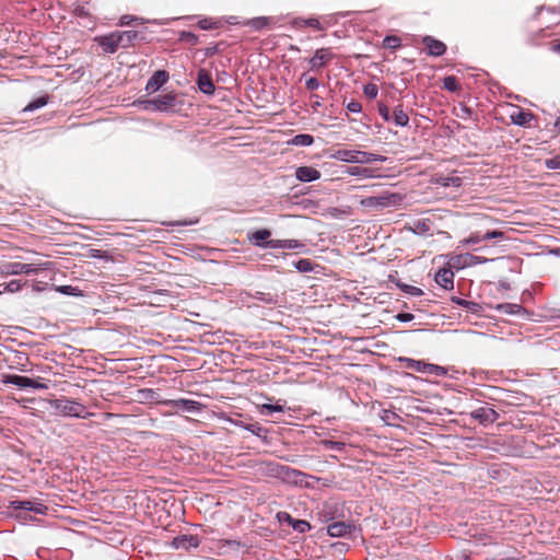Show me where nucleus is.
I'll return each instance as SVG.
<instances>
[{"label": "nucleus", "instance_id": "f3484780", "mask_svg": "<svg viewBox=\"0 0 560 560\" xmlns=\"http://www.w3.org/2000/svg\"><path fill=\"white\" fill-rule=\"evenodd\" d=\"M422 43L424 44L431 56H442L446 50V46L443 42L438 40L431 36H425Z\"/></svg>", "mask_w": 560, "mask_h": 560}, {"label": "nucleus", "instance_id": "f704fd0d", "mask_svg": "<svg viewBox=\"0 0 560 560\" xmlns=\"http://www.w3.org/2000/svg\"><path fill=\"white\" fill-rule=\"evenodd\" d=\"M452 301L457 305L468 308L471 312H477L479 310V305L471 301H467L460 298H452Z\"/></svg>", "mask_w": 560, "mask_h": 560}, {"label": "nucleus", "instance_id": "e433bc0d", "mask_svg": "<svg viewBox=\"0 0 560 560\" xmlns=\"http://www.w3.org/2000/svg\"><path fill=\"white\" fill-rule=\"evenodd\" d=\"M47 104V98L46 97H38L37 100L31 102L25 108H24V112H32V110H35V109H38V108H42L43 106H45Z\"/></svg>", "mask_w": 560, "mask_h": 560}, {"label": "nucleus", "instance_id": "ea45409f", "mask_svg": "<svg viewBox=\"0 0 560 560\" xmlns=\"http://www.w3.org/2000/svg\"><path fill=\"white\" fill-rule=\"evenodd\" d=\"M363 93L368 98H375L378 94V89L375 84L369 83L364 85Z\"/></svg>", "mask_w": 560, "mask_h": 560}, {"label": "nucleus", "instance_id": "9d476101", "mask_svg": "<svg viewBox=\"0 0 560 560\" xmlns=\"http://www.w3.org/2000/svg\"><path fill=\"white\" fill-rule=\"evenodd\" d=\"M175 104V95L172 93H166L156 96L153 100H150L145 103V108H153L158 110H166L167 108L174 106Z\"/></svg>", "mask_w": 560, "mask_h": 560}, {"label": "nucleus", "instance_id": "bb28decb", "mask_svg": "<svg viewBox=\"0 0 560 560\" xmlns=\"http://www.w3.org/2000/svg\"><path fill=\"white\" fill-rule=\"evenodd\" d=\"M283 478L294 483H302L305 475L296 469L283 468Z\"/></svg>", "mask_w": 560, "mask_h": 560}, {"label": "nucleus", "instance_id": "a878e982", "mask_svg": "<svg viewBox=\"0 0 560 560\" xmlns=\"http://www.w3.org/2000/svg\"><path fill=\"white\" fill-rule=\"evenodd\" d=\"M533 118V115L528 112L517 109L511 114V119L515 125L526 126Z\"/></svg>", "mask_w": 560, "mask_h": 560}, {"label": "nucleus", "instance_id": "4d7b16f0", "mask_svg": "<svg viewBox=\"0 0 560 560\" xmlns=\"http://www.w3.org/2000/svg\"><path fill=\"white\" fill-rule=\"evenodd\" d=\"M396 318L399 322L407 323V322H411L415 318V316L411 313H399L396 315Z\"/></svg>", "mask_w": 560, "mask_h": 560}, {"label": "nucleus", "instance_id": "c756f323", "mask_svg": "<svg viewBox=\"0 0 560 560\" xmlns=\"http://www.w3.org/2000/svg\"><path fill=\"white\" fill-rule=\"evenodd\" d=\"M314 138L307 133H300L292 138L291 143L294 145L308 147L313 144Z\"/></svg>", "mask_w": 560, "mask_h": 560}, {"label": "nucleus", "instance_id": "79ce46f5", "mask_svg": "<svg viewBox=\"0 0 560 560\" xmlns=\"http://www.w3.org/2000/svg\"><path fill=\"white\" fill-rule=\"evenodd\" d=\"M244 429L252 432L253 434L257 435V436H260L265 430L262 427L259 425V423L255 422V423H248L246 425H244Z\"/></svg>", "mask_w": 560, "mask_h": 560}, {"label": "nucleus", "instance_id": "423d86ee", "mask_svg": "<svg viewBox=\"0 0 560 560\" xmlns=\"http://www.w3.org/2000/svg\"><path fill=\"white\" fill-rule=\"evenodd\" d=\"M335 55L330 48H319L308 60L310 68L313 71H319L334 59Z\"/></svg>", "mask_w": 560, "mask_h": 560}, {"label": "nucleus", "instance_id": "69168bd1", "mask_svg": "<svg viewBox=\"0 0 560 560\" xmlns=\"http://www.w3.org/2000/svg\"><path fill=\"white\" fill-rule=\"evenodd\" d=\"M457 560H469L468 556L463 555L460 557H457Z\"/></svg>", "mask_w": 560, "mask_h": 560}, {"label": "nucleus", "instance_id": "5fc2aeb1", "mask_svg": "<svg viewBox=\"0 0 560 560\" xmlns=\"http://www.w3.org/2000/svg\"><path fill=\"white\" fill-rule=\"evenodd\" d=\"M347 109L351 113H360L362 107H361V104L357 101H351L350 103H348L347 105Z\"/></svg>", "mask_w": 560, "mask_h": 560}, {"label": "nucleus", "instance_id": "49530a36", "mask_svg": "<svg viewBox=\"0 0 560 560\" xmlns=\"http://www.w3.org/2000/svg\"><path fill=\"white\" fill-rule=\"evenodd\" d=\"M135 21H141V19L137 18V16H133V15H129V14H126V15H122L120 19H119V25L120 26H124V25H129L131 22H135Z\"/></svg>", "mask_w": 560, "mask_h": 560}, {"label": "nucleus", "instance_id": "603ef678", "mask_svg": "<svg viewBox=\"0 0 560 560\" xmlns=\"http://www.w3.org/2000/svg\"><path fill=\"white\" fill-rule=\"evenodd\" d=\"M198 25L201 30H212L215 27V23L209 19L200 20Z\"/></svg>", "mask_w": 560, "mask_h": 560}, {"label": "nucleus", "instance_id": "4be33fe9", "mask_svg": "<svg viewBox=\"0 0 560 560\" xmlns=\"http://www.w3.org/2000/svg\"><path fill=\"white\" fill-rule=\"evenodd\" d=\"M292 25L293 27L295 28H304V27H312V28H315V30H325V27L323 26V24L315 18H310V19H294L292 21Z\"/></svg>", "mask_w": 560, "mask_h": 560}, {"label": "nucleus", "instance_id": "2f4dec72", "mask_svg": "<svg viewBox=\"0 0 560 560\" xmlns=\"http://www.w3.org/2000/svg\"><path fill=\"white\" fill-rule=\"evenodd\" d=\"M447 371L444 366H440L432 363H427L425 374L435 375V376H444Z\"/></svg>", "mask_w": 560, "mask_h": 560}, {"label": "nucleus", "instance_id": "e2e57ef3", "mask_svg": "<svg viewBox=\"0 0 560 560\" xmlns=\"http://www.w3.org/2000/svg\"><path fill=\"white\" fill-rule=\"evenodd\" d=\"M553 50H555V51H560V40H558V42L553 45Z\"/></svg>", "mask_w": 560, "mask_h": 560}, {"label": "nucleus", "instance_id": "de8ad7c7", "mask_svg": "<svg viewBox=\"0 0 560 560\" xmlns=\"http://www.w3.org/2000/svg\"><path fill=\"white\" fill-rule=\"evenodd\" d=\"M349 174H351V175H361V176H364V177H370V170H368V168H360L358 166H354V167H351L349 170Z\"/></svg>", "mask_w": 560, "mask_h": 560}, {"label": "nucleus", "instance_id": "72a5a7b5", "mask_svg": "<svg viewBox=\"0 0 560 560\" xmlns=\"http://www.w3.org/2000/svg\"><path fill=\"white\" fill-rule=\"evenodd\" d=\"M287 517L290 522H292V527L299 533H305L311 529V525L308 522L302 520L292 521L291 516L288 514Z\"/></svg>", "mask_w": 560, "mask_h": 560}, {"label": "nucleus", "instance_id": "a18cd8bd", "mask_svg": "<svg viewBox=\"0 0 560 560\" xmlns=\"http://www.w3.org/2000/svg\"><path fill=\"white\" fill-rule=\"evenodd\" d=\"M56 291L67 295H78V289L71 285H60L56 288Z\"/></svg>", "mask_w": 560, "mask_h": 560}, {"label": "nucleus", "instance_id": "9b49d317", "mask_svg": "<svg viewBox=\"0 0 560 560\" xmlns=\"http://www.w3.org/2000/svg\"><path fill=\"white\" fill-rule=\"evenodd\" d=\"M10 506L16 511H30L37 514H45L47 511V508L44 504L28 500H14L10 503Z\"/></svg>", "mask_w": 560, "mask_h": 560}, {"label": "nucleus", "instance_id": "864d4df0", "mask_svg": "<svg viewBox=\"0 0 560 560\" xmlns=\"http://www.w3.org/2000/svg\"><path fill=\"white\" fill-rule=\"evenodd\" d=\"M378 113L384 118V120L389 121L392 119V116L389 115V108L386 105H380Z\"/></svg>", "mask_w": 560, "mask_h": 560}, {"label": "nucleus", "instance_id": "a19ab883", "mask_svg": "<svg viewBox=\"0 0 560 560\" xmlns=\"http://www.w3.org/2000/svg\"><path fill=\"white\" fill-rule=\"evenodd\" d=\"M281 411H283V408L280 405L265 404L261 406V412L265 415H270L272 412H281Z\"/></svg>", "mask_w": 560, "mask_h": 560}, {"label": "nucleus", "instance_id": "0e129e2a", "mask_svg": "<svg viewBox=\"0 0 560 560\" xmlns=\"http://www.w3.org/2000/svg\"><path fill=\"white\" fill-rule=\"evenodd\" d=\"M555 127H556L557 131L560 133V118L557 119Z\"/></svg>", "mask_w": 560, "mask_h": 560}, {"label": "nucleus", "instance_id": "aec40b11", "mask_svg": "<svg viewBox=\"0 0 560 560\" xmlns=\"http://www.w3.org/2000/svg\"><path fill=\"white\" fill-rule=\"evenodd\" d=\"M270 235L271 232L267 229L257 230L249 235V241L256 246L268 248L266 244L270 241Z\"/></svg>", "mask_w": 560, "mask_h": 560}, {"label": "nucleus", "instance_id": "5701e85b", "mask_svg": "<svg viewBox=\"0 0 560 560\" xmlns=\"http://www.w3.org/2000/svg\"><path fill=\"white\" fill-rule=\"evenodd\" d=\"M434 183L443 187H459L462 178L458 176L435 175Z\"/></svg>", "mask_w": 560, "mask_h": 560}, {"label": "nucleus", "instance_id": "20e7f679", "mask_svg": "<svg viewBox=\"0 0 560 560\" xmlns=\"http://www.w3.org/2000/svg\"><path fill=\"white\" fill-rule=\"evenodd\" d=\"M52 408L62 416L75 417V418H85L89 412L85 407L74 400H70L68 398H59L55 399L51 402Z\"/></svg>", "mask_w": 560, "mask_h": 560}, {"label": "nucleus", "instance_id": "6ab92c4d", "mask_svg": "<svg viewBox=\"0 0 560 560\" xmlns=\"http://www.w3.org/2000/svg\"><path fill=\"white\" fill-rule=\"evenodd\" d=\"M199 539L194 535H182L173 540V546L176 549H189L191 547H198Z\"/></svg>", "mask_w": 560, "mask_h": 560}, {"label": "nucleus", "instance_id": "c9c22d12", "mask_svg": "<svg viewBox=\"0 0 560 560\" xmlns=\"http://www.w3.org/2000/svg\"><path fill=\"white\" fill-rule=\"evenodd\" d=\"M294 266L301 272H310L313 270V262L310 259H300Z\"/></svg>", "mask_w": 560, "mask_h": 560}, {"label": "nucleus", "instance_id": "0eeeda50", "mask_svg": "<svg viewBox=\"0 0 560 560\" xmlns=\"http://www.w3.org/2000/svg\"><path fill=\"white\" fill-rule=\"evenodd\" d=\"M470 416L483 425L491 424L499 418V413L490 407H479L472 410Z\"/></svg>", "mask_w": 560, "mask_h": 560}, {"label": "nucleus", "instance_id": "7ed1b4c3", "mask_svg": "<svg viewBox=\"0 0 560 560\" xmlns=\"http://www.w3.org/2000/svg\"><path fill=\"white\" fill-rule=\"evenodd\" d=\"M335 158L339 161L347 162V163H360V164H368L372 163L374 161H385L384 156L371 153V152H364L359 150H338L335 154Z\"/></svg>", "mask_w": 560, "mask_h": 560}, {"label": "nucleus", "instance_id": "f257e3e1", "mask_svg": "<svg viewBox=\"0 0 560 560\" xmlns=\"http://www.w3.org/2000/svg\"><path fill=\"white\" fill-rule=\"evenodd\" d=\"M139 33L136 31L113 32L108 35L96 38L106 52H115L119 47L127 48L137 39Z\"/></svg>", "mask_w": 560, "mask_h": 560}, {"label": "nucleus", "instance_id": "338daca9", "mask_svg": "<svg viewBox=\"0 0 560 560\" xmlns=\"http://www.w3.org/2000/svg\"><path fill=\"white\" fill-rule=\"evenodd\" d=\"M1 285V290H2V293L5 292L4 291V283L3 284H0Z\"/></svg>", "mask_w": 560, "mask_h": 560}, {"label": "nucleus", "instance_id": "3c124183", "mask_svg": "<svg viewBox=\"0 0 560 560\" xmlns=\"http://www.w3.org/2000/svg\"><path fill=\"white\" fill-rule=\"evenodd\" d=\"M305 86L310 91L317 90L319 88V82L316 78H307L305 80Z\"/></svg>", "mask_w": 560, "mask_h": 560}, {"label": "nucleus", "instance_id": "f8f14e48", "mask_svg": "<svg viewBox=\"0 0 560 560\" xmlns=\"http://www.w3.org/2000/svg\"><path fill=\"white\" fill-rule=\"evenodd\" d=\"M164 404L172 408L183 409L189 412H196L201 407L200 402L184 398L166 400Z\"/></svg>", "mask_w": 560, "mask_h": 560}, {"label": "nucleus", "instance_id": "a211bd4d", "mask_svg": "<svg viewBox=\"0 0 560 560\" xmlns=\"http://www.w3.org/2000/svg\"><path fill=\"white\" fill-rule=\"evenodd\" d=\"M199 90L205 94H212L214 92V84L211 77L206 70H199L197 79Z\"/></svg>", "mask_w": 560, "mask_h": 560}, {"label": "nucleus", "instance_id": "412c9836", "mask_svg": "<svg viewBox=\"0 0 560 560\" xmlns=\"http://www.w3.org/2000/svg\"><path fill=\"white\" fill-rule=\"evenodd\" d=\"M24 264L22 262H4L0 265V273L2 276H18L24 275Z\"/></svg>", "mask_w": 560, "mask_h": 560}, {"label": "nucleus", "instance_id": "09e8293b", "mask_svg": "<svg viewBox=\"0 0 560 560\" xmlns=\"http://www.w3.org/2000/svg\"><path fill=\"white\" fill-rule=\"evenodd\" d=\"M503 235L504 234L501 231H490V232H487L486 234L482 235V240L483 241H488V240L502 238Z\"/></svg>", "mask_w": 560, "mask_h": 560}, {"label": "nucleus", "instance_id": "393cba45", "mask_svg": "<svg viewBox=\"0 0 560 560\" xmlns=\"http://www.w3.org/2000/svg\"><path fill=\"white\" fill-rule=\"evenodd\" d=\"M392 118L395 125L399 127H406L409 122V117L400 105L394 108Z\"/></svg>", "mask_w": 560, "mask_h": 560}, {"label": "nucleus", "instance_id": "39448f33", "mask_svg": "<svg viewBox=\"0 0 560 560\" xmlns=\"http://www.w3.org/2000/svg\"><path fill=\"white\" fill-rule=\"evenodd\" d=\"M488 261V258L482 256H475L469 253L459 254L451 257L448 265L451 268L462 269L465 267L485 264Z\"/></svg>", "mask_w": 560, "mask_h": 560}, {"label": "nucleus", "instance_id": "f03ea898", "mask_svg": "<svg viewBox=\"0 0 560 560\" xmlns=\"http://www.w3.org/2000/svg\"><path fill=\"white\" fill-rule=\"evenodd\" d=\"M401 200L402 197L399 194L383 191L376 196L362 198L360 205L366 209L383 210L399 205Z\"/></svg>", "mask_w": 560, "mask_h": 560}, {"label": "nucleus", "instance_id": "2eb2a0df", "mask_svg": "<svg viewBox=\"0 0 560 560\" xmlns=\"http://www.w3.org/2000/svg\"><path fill=\"white\" fill-rule=\"evenodd\" d=\"M295 177L300 182L310 183L320 177V172L312 166H300L295 171Z\"/></svg>", "mask_w": 560, "mask_h": 560}, {"label": "nucleus", "instance_id": "473e14b6", "mask_svg": "<svg viewBox=\"0 0 560 560\" xmlns=\"http://www.w3.org/2000/svg\"><path fill=\"white\" fill-rule=\"evenodd\" d=\"M443 86L450 92H456L459 90V83L454 75L445 77L443 80Z\"/></svg>", "mask_w": 560, "mask_h": 560}, {"label": "nucleus", "instance_id": "58836bf2", "mask_svg": "<svg viewBox=\"0 0 560 560\" xmlns=\"http://www.w3.org/2000/svg\"><path fill=\"white\" fill-rule=\"evenodd\" d=\"M383 46L389 49H396L400 46V39L397 36H386Z\"/></svg>", "mask_w": 560, "mask_h": 560}, {"label": "nucleus", "instance_id": "cd10ccee", "mask_svg": "<svg viewBox=\"0 0 560 560\" xmlns=\"http://www.w3.org/2000/svg\"><path fill=\"white\" fill-rule=\"evenodd\" d=\"M50 267V262H33V264H24V275H35L39 270H47Z\"/></svg>", "mask_w": 560, "mask_h": 560}, {"label": "nucleus", "instance_id": "4c0bfd02", "mask_svg": "<svg viewBox=\"0 0 560 560\" xmlns=\"http://www.w3.org/2000/svg\"><path fill=\"white\" fill-rule=\"evenodd\" d=\"M24 284L25 283H22L20 280H11L10 282L4 283V291L9 293L19 292Z\"/></svg>", "mask_w": 560, "mask_h": 560}, {"label": "nucleus", "instance_id": "ddd939ff", "mask_svg": "<svg viewBox=\"0 0 560 560\" xmlns=\"http://www.w3.org/2000/svg\"><path fill=\"white\" fill-rule=\"evenodd\" d=\"M266 245L273 249H303L305 247L303 243L296 240H272L268 241Z\"/></svg>", "mask_w": 560, "mask_h": 560}, {"label": "nucleus", "instance_id": "4468645a", "mask_svg": "<svg viewBox=\"0 0 560 560\" xmlns=\"http://www.w3.org/2000/svg\"><path fill=\"white\" fill-rule=\"evenodd\" d=\"M168 79V74L164 70L156 71L148 81L145 91L148 93L156 92Z\"/></svg>", "mask_w": 560, "mask_h": 560}, {"label": "nucleus", "instance_id": "680f3d73", "mask_svg": "<svg viewBox=\"0 0 560 560\" xmlns=\"http://www.w3.org/2000/svg\"><path fill=\"white\" fill-rule=\"evenodd\" d=\"M217 51V47H210L207 49L206 54L207 56H211Z\"/></svg>", "mask_w": 560, "mask_h": 560}, {"label": "nucleus", "instance_id": "dca6fc26", "mask_svg": "<svg viewBox=\"0 0 560 560\" xmlns=\"http://www.w3.org/2000/svg\"><path fill=\"white\" fill-rule=\"evenodd\" d=\"M435 282L445 290L454 288V273L451 269L442 268L435 275Z\"/></svg>", "mask_w": 560, "mask_h": 560}, {"label": "nucleus", "instance_id": "c85d7f7f", "mask_svg": "<svg viewBox=\"0 0 560 560\" xmlns=\"http://www.w3.org/2000/svg\"><path fill=\"white\" fill-rule=\"evenodd\" d=\"M271 19L266 16H259L252 20H248L245 24L250 26L252 28L259 31L264 27L270 25Z\"/></svg>", "mask_w": 560, "mask_h": 560}, {"label": "nucleus", "instance_id": "7c9ffc66", "mask_svg": "<svg viewBox=\"0 0 560 560\" xmlns=\"http://www.w3.org/2000/svg\"><path fill=\"white\" fill-rule=\"evenodd\" d=\"M501 313H504V314H511V315H514V314H518L522 312V306L520 304H514V303H503V304H499L498 307H497Z\"/></svg>", "mask_w": 560, "mask_h": 560}, {"label": "nucleus", "instance_id": "bf43d9fd", "mask_svg": "<svg viewBox=\"0 0 560 560\" xmlns=\"http://www.w3.org/2000/svg\"><path fill=\"white\" fill-rule=\"evenodd\" d=\"M546 165L548 168H558L560 166V162H558L557 160L555 159H550V160H547L546 161Z\"/></svg>", "mask_w": 560, "mask_h": 560}, {"label": "nucleus", "instance_id": "052dcab7", "mask_svg": "<svg viewBox=\"0 0 560 560\" xmlns=\"http://www.w3.org/2000/svg\"><path fill=\"white\" fill-rule=\"evenodd\" d=\"M258 299L260 301H262V302H266V303H271L273 301L272 298L269 294H265V293H259V298Z\"/></svg>", "mask_w": 560, "mask_h": 560}, {"label": "nucleus", "instance_id": "b1692460", "mask_svg": "<svg viewBox=\"0 0 560 560\" xmlns=\"http://www.w3.org/2000/svg\"><path fill=\"white\" fill-rule=\"evenodd\" d=\"M399 361L404 363L405 368L425 374L427 362L410 358H400Z\"/></svg>", "mask_w": 560, "mask_h": 560}, {"label": "nucleus", "instance_id": "6e6d98bb", "mask_svg": "<svg viewBox=\"0 0 560 560\" xmlns=\"http://www.w3.org/2000/svg\"><path fill=\"white\" fill-rule=\"evenodd\" d=\"M311 101H312L311 106H312L313 110L316 112L322 106L320 97L317 94H312Z\"/></svg>", "mask_w": 560, "mask_h": 560}, {"label": "nucleus", "instance_id": "13d9d810", "mask_svg": "<svg viewBox=\"0 0 560 560\" xmlns=\"http://www.w3.org/2000/svg\"><path fill=\"white\" fill-rule=\"evenodd\" d=\"M183 38H186L191 44H196L198 42V37L192 33H184Z\"/></svg>", "mask_w": 560, "mask_h": 560}, {"label": "nucleus", "instance_id": "1a4fd4ad", "mask_svg": "<svg viewBox=\"0 0 560 560\" xmlns=\"http://www.w3.org/2000/svg\"><path fill=\"white\" fill-rule=\"evenodd\" d=\"M2 383L3 384H11V385H14V386H18L20 388H44L45 386L37 383L36 381L30 378V377H26V376H22V375H7L3 380H2Z\"/></svg>", "mask_w": 560, "mask_h": 560}, {"label": "nucleus", "instance_id": "6e6552de", "mask_svg": "<svg viewBox=\"0 0 560 560\" xmlns=\"http://www.w3.org/2000/svg\"><path fill=\"white\" fill-rule=\"evenodd\" d=\"M355 530L353 524L343 521L334 522L327 526V533L331 537L351 536Z\"/></svg>", "mask_w": 560, "mask_h": 560}, {"label": "nucleus", "instance_id": "8fccbe9b", "mask_svg": "<svg viewBox=\"0 0 560 560\" xmlns=\"http://www.w3.org/2000/svg\"><path fill=\"white\" fill-rule=\"evenodd\" d=\"M325 445L334 451H341L346 446L343 442H337V441H325Z\"/></svg>", "mask_w": 560, "mask_h": 560}, {"label": "nucleus", "instance_id": "37998d69", "mask_svg": "<svg viewBox=\"0 0 560 560\" xmlns=\"http://www.w3.org/2000/svg\"><path fill=\"white\" fill-rule=\"evenodd\" d=\"M482 240V235H479L478 233H472L470 236H468L467 238H464L463 241H460V243L463 245H472V244H478L480 243Z\"/></svg>", "mask_w": 560, "mask_h": 560}, {"label": "nucleus", "instance_id": "c03bdc74", "mask_svg": "<svg viewBox=\"0 0 560 560\" xmlns=\"http://www.w3.org/2000/svg\"><path fill=\"white\" fill-rule=\"evenodd\" d=\"M400 288L402 289L404 292L413 296H420L422 294V290L413 285L402 284Z\"/></svg>", "mask_w": 560, "mask_h": 560}]
</instances>
